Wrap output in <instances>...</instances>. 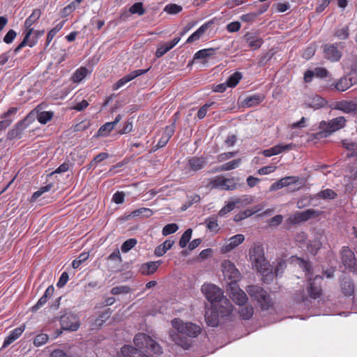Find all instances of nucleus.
<instances>
[{
    "instance_id": "6ab92c4d",
    "label": "nucleus",
    "mask_w": 357,
    "mask_h": 357,
    "mask_svg": "<svg viewBox=\"0 0 357 357\" xmlns=\"http://www.w3.org/2000/svg\"><path fill=\"white\" fill-rule=\"evenodd\" d=\"M342 65L344 68L349 70L347 74L349 78L355 79L356 84H357V58L351 57L349 59H344Z\"/></svg>"
},
{
    "instance_id": "680f3d73",
    "label": "nucleus",
    "mask_w": 357,
    "mask_h": 357,
    "mask_svg": "<svg viewBox=\"0 0 357 357\" xmlns=\"http://www.w3.org/2000/svg\"><path fill=\"white\" fill-rule=\"evenodd\" d=\"M214 104V102H209V103H206L204 104L198 111L197 112V117L199 119H202L203 118L205 117L206 113H207V111L208 109V108L212 106Z\"/></svg>"
},
{
    "instance_id": "bf43d9fd",
    "label": "nucleus",
    "mask_w": 357,
    "mask_h": 357,
    "mask_svg": "<svg viewBox=\"0 0 357 357\" xmlns=\"http://www.w3.org/2000/svg\"><path fill=\"white\" fill-rule=\"evenodd\" d=\"M79 3L80 0H75L74 1L71 2L69 5H68L63 9V15L70 14L71 12L76 9V8L79 6Z\"/></svg>"
},
{
    "instance_id": "603ef678",
    "label": "nucleus",
    "mask_w": 357,
    "mask_h": 357,
    "mask_svg": "<svg viewBox=\"0 0 357 357\" xmlns=\"http://www.w3.org/2000/svg\"><path fill=\"white\" fill-rule=\"evenodd\" d=\"M178 229V227L175 223L168 224L165 225L162 231L163 236H168L175 233Z\"/></svg>"
},
{
    "instance_id": "6e6552de",
    "label": "nucleus",
    "mask_w": 357,
    "mask_h": 357,
    "mask_svg": "<svg viewBox=\"0 0 357 357\" xmlns=\"http://www.w3.org/2000/svg\"><path fill=\"white\" fill-rule=\"evenodd\" d=\"M227 291L232 301L238 305H243L248 301L246 294L239 288L237 283L229 284Z\"/></svg>"
},
{
    "instance_id": "09e8293b",
    "label": "nucleus",
    "mask_w": 357,
    "mask_h": 357,
    "mask_svg": "<svg viewBox=\"0 0 357 357\" xmlns=\"http://www.w3.org/2000/svg\"><path fill=\"white\" fill-rule=\"evenodd\" d=\"M173 48L172 45L169 43H166L161 46L158 47L156 52H155V56L157 58H160L162 56L165 54H166L168 51L172 50Z\"/></svg>"
},
{
    "instance_id": "dca6fc26",
    "label": "nucleus",
    "mask_w": 357,
    "mask_h": 357,
    "mask_svg": "<svg viewBox=\"0 0 357 357\" xmlns=\"http://www.w3.org/2000/svg\"><path fill=\"white\" fill-rule=\"evenodd\" d=\"M148 70H149V69L136 70L131 72L130 73L126 75V76H124L123 77L120 79L116 83H115L113 85V89L114 90L119 89V88H121V86L125 85L126 83L130 82L131 80L134 79L137 77L142 75L143 74H145Z\"/></svg>"
},
{
    "instance_id": "bb28decb",
    "label": "nucleus",
    "mask_w": 357,
    "mask_h": 357,
    "mask_svg": "<svg viewBox=\"0 0 357 357\" xmlns=\"http://www.w3.org/2000/svg\"><path fill=\"white\" fill-rule=\"evenodd\" d=\"M219 314L216 311L208 310L205 313V320L208 326L211 327L217 326L219 324Z\"/></svg>"
},
{
    "instance_id": "69168bd1",
    "label": "nucleus",
    "mask_w": 357,
    "mask_h": 357,
    "mask_svg": "<svg viewBox=\"0 0 357 357\" xmlns=\"http://www.w3.org/2000/svg\"><path fill=\"white\" fill-rule=\"evenodd\" d=\"M16 36H17V33L14 30L10 29L8 31V33L4 36L3 42L7 44H10L14 40Z\"/></svg>"
},
{
    "instance_id": "b1692460",
    "label": "nucleus",
    "mask_w": 357,
    "mask_h": 357,
    "mask_svg": "<svg viewBox=\"0 0 357 357\" xmlns=\"http://www.w3.org/2000/svg\"><path fill=\"white\" fill-rule=\"evenodd\" d=\"M293 145L291 144L283 145L278 144L268 149L263 151L262 154L266 157H271L272 155H278L284 151L290 150Z\"/></svg>"
},
{
    "instance_id": "0e129e2a",
    "label": "nucleus",
    "mask_w": 357,
    "mask_h": 357,
    "mask_svg": "<svg viewBox=\"0 0 357 357\" xmlns=\"http://www.w3.org/2000/svg\"><path fill=\"white\" fill-rule=\"evenodd\" d=\"M130 291V288L126 286H120V287H115L112 289V294L114 295L121 294H126L128 293Z\"/></svg>"
},
{
    "instance_id": "ea45409f",
    "label": "nucleus",
    "mask_w": 357,
    "mask_h": 357,
    "mask_svg": "<svg viewBox=\"0 0 357 357\" xmlns=\"http://www.w3.org/2000/svg\"><path fill=\"white\" fill-rule=\"evenodd\" d=\"M334 36L340 40L347 39L349 36V27L343 26L336 28L334 31Z\"/></svg>"
},
{
    "instance_id": "c03bdc74",
    "label": "nucleus",
    "mask_w": 357,
    "mask_h": 357,
    "mask_svg": "<svg viewBox=\"0 0 357 357\" xmlns=\"http://www.w3.org/2000/svg\"><path fill=\"white\" fill-rule=\"evenodd\" d=\"M242 79V75L241 73L236 72L232 74L227 80V84L229 87L236 86L239 81Z\"/></svg>"
},
{
    "instance_id": "a19ab883",
    "label": "nucleus",
    "mask_w": 357,
    "mask_h": 357,
    "mask_svg": "<svg viewBox=\"0 0 357 357\" xmlns=\"http://www.w3.org/2000/svg\"><path fill=\"white\" fill-rule=\"evenodd\" d=\"M241 162V159H240V158L234 160L232 161L228 162L222 165V166H220L218 168V170L219 171H229L231 169H234L238 167Z\"/></svg>"
},
{
    "instance_id": "cd10ccee",
    "label": "nucleus",
    "mask_w": 357,
    "mask_h": 357,
    "mask_svg": "<svg viewBox=\"0 0 357 357\" xmlns=\"http://www.w3.org/2000/svg\"><path fill=\"white\" fill-rule=\"evenodd\" d=\"M308 107L315 109L323 107L326 105L325 99L319 96L315 95L310 98L305 103Z\"/></svg>"
},
{
    "instance_id": "39448f33",
    "label": "nucleus",
    "mask_w": 357,
    "mask_h": 357,
    "mask_svg": "<svg viewBox=\"0 0 357 357\" xmlns=\"http://www.w3.org/2000/svg\"><path fill=\"white\" fill-rule=\"evenodd\" d=\"M202 291L212 306L215 305V303L224 296L222 290L212 284H204L202 286Z\"/></svg>"
},
{
    "instance_id": "58836bf2",
    "label": "nucleus",
    "mask_w": 357,
    "mask_h": 357,
    "mask_svg": "<svg viewBox=\"0 0 357 357\" xmlns=\"http://www.w3.org/2000/svg\"><path fill=\"white\" fill-rule=\"evenodd\" d=\"M215 49L208 48L198 51L194 55V59H204L213 56L215 54Z\"/></svg>"
},
{
    "instance_id": "1a4fd4ad",
    "label": "nucleus",
    "mask_w": 357,
    "mask_h": 357,
    "mask_svg": "<svg viewBox=\"0 0 357 357\" xmlns=\"http://www.w3.org/2000/svg\"><path fill=\"white\" fill-rule=\"evenodd\" d=\"M42 109V106L38 105L27 115L26 119L31 121L37 119L41 124H46L52 119L54 113L52 112H44Z\"/></svg>"
},
{
    "instance_id": "a878e982",
    "label": "nucleus",
    "mask_w": 357,
    "mask_h": 357,
    "mask_svg": "<svg viewBox=\"0 0 357 357\" xmlns=\"http://www.w3.org/2000/svg\"><path fill=\"white\" fill-rule=\"evenodd\" d=\"M42 14V12L40 9H34L31 14V15L25 20L24 22V28L26 33H27L28 31L30 29H33L31 28V26L38 20V19L40 17Z\"/></svg>"
},
{
    "instance_id": "6e6d98bb",
    "label": "nucleus",
    "mask_w": 357,
    "mask_h": 357,
    "mask_svg": "<svg viewBox=\"0 0 357 357\" xmlns=\"http://www.w3.org/2000/svg\"><path fill=\"white\" fill-rule=\"evenodd\" d=\"M164 10L169 14H177L182 10V7L177 4H168L165 7Z\"/></svg>"
},
{
    "instance_id": "2eb2a0df",
    "label": "nucleus",
    "mask_w": 357,
    "mask_h": 357,
    "mask_svg": "<svg viewBox=\"0 0 357 357\" xmlns=\"http://www.w3.org/2000/svg\"><path fill=\"white\" fill-rule=\"evenodd\" d=\"M213 307L221 317H225L230 314L233 310L232 305L225 296L217 302L215 305H213Z\"/></svg>"
},
{
    "instance_id": "49530a36",
    "label": "nucleus",
    "mask_w": 357,
    "mask_h": 357,
    "mask_svg": "<svg viewBox=\"0 0 357 357\" xmlns=\"http://www.w3.org/2000/svg\"><path fill=\"white\" fill-rule=\"evenodd\" d=\"M192 230L188 229L182 235L179 241V245L181 248H185L188 243L190 241L192 236Z\"/></svg>"
},
{
    "instance_id": "c756f323",
    "label": "nucleus",
    "mask_w": 357,
    "mask_h": 357,
    "mask_svg": "<svg viewBox=\"0 0 357 357\" xmlns=\"http://www.w3.org/2000/svg\"><path fill=\"white\" fill-rule=\"evenodd\" d=\"M206 165V160L204 158L193 157L188 160V165L193 171H198L204 168Z\"/></svg>"
},
{
    "instance_id": "f3484780",
    "label": "nucleus",
    "mask_w": 357,
    "mask_h": 357,
    "mask_svg": "<svg viewBox=\"0 0 357 357\" xmlns=\"http://www.w3.org/2000/svg\"><path fill=\"white\" fill-rule=\"evenodd\" d=\"M174 133V125H171L169 126L166 127L160 139L158 140V143L153 147V151H155L158 149L164 147L167 144V142H169V139L172 137Z\"/></svg>"
},
{
    "instance_id": "338daca9",
    "label": "nucleus",
    "mask_w": 357,
    "mask_h": 357,
    "mask_svg": "<svg viewBox=\"0 0 357 357\" xmlns=\"http://www.w3.org/2000/svg\"><path fill=\"white\" fill-rule=\"evenodd\" d=\"M110 312H105L101 314L95 321L96 326H101L102 324L109 317Z\"/></svg>"
},
{
    "instance_id": "4d7b16f0",
    "label": "nucleus",
    "mask_w": 357,
    "mask_h": 357,
    "mask_svg": "<svg viewBox=\"0 0 357 357\" xmlns=\"http://www.w3.org/2000/svg\"><path fill=\"white\" fill-rule=\"evenodd\" d=\"M109 157V154L105 152H102L99 154H98L93 160L89 164V168L91 167L95 166L96 164L102 162V160L107 159Z\"/></svg>"
},
{
    "instance_id": "5701e85b",
    "label": "nucleus",
    "mask_w": 357,
    "mask_h": 357,
    "mask_svg": "<svg viewBox=\"0 0 357 357\" xmlns=\"http://www.w3.org/2000/svg\"><path fill=\"white\" fill-rule=\"evenodd\" d=\"M54 288L52 285L49 286L45 291L43 296L38 301L36 305L31 307L32 312H35L42 307L51 298L54 294Z\"/></svg>"
},
{
    "instance_id": "f257e3e1",
    "label": "nucleus",
    "mask_w": 357,
    "mask_h": 357,
    "mask_svg": "<svg viewBox=\"0 0 357 357\" xmlns=\"http://www.w3.org/2000/svg\"><path fill=\"white\" fill-rule=\"evenodd\" d=\"M248 257L252 268L260 273L264 282L268 283L273 280V267L265 256L262 244L254 243L249 249Z\"/></svg>"
},
{
    "instance_id": "a18cd8bd",
    "label": "nucleus",
    "mask_w": 357,
    "mask_h": 357,
    "mask_svg": "<svg viewBox=\"0 0 357 357\" xmlns=\"http://www.w3.org/2000/svg\"><path fill=\"white\" fill-rule=\"evenodd\" d=\"M205 223L206 225V227L211 231L217 232L218 231V220L215 218L211 217L206 219Z\"/></svg>"
},
{
    "instance_id": "393cba45",
    "label": "nucleus",
    "mask_w": 357,
    "mask_h": 357,
    "mask_svg": "<svg viewBox=\"0 0 357 357\" xmlns=\"http://www.w3.org/2000/svg\"><path fill=\"white\" fill-rule=\"evenodd\" d=\"M160 264V261L144 263L141 265L139 271L144 275H149L153 274L157 271Z\"/></svg>"
},
{
    "instance_id": "8fccbe9b",
    "label": "nucleus",
    "mask_w": 357,
    "mask_h": 357,
    "mask_svg": "<svg viewBox=\"0 0 357 357\" xmlns=\"http://www.w3.org/2000/svg\"><path fill=\"white\" fill-rule=\"evenodd\" d=\"M254 310L252 306H244L241 308L239 313L244 319H249L253 314Z\"/></svg>"
},
{
    "instance_id": "412c9836",
    "label": "nucleus",
    "mask_w": 357,
    "mask_h": 357,
    "mask_svg": "<svg viewBox=\"0 0 357 357\" xmlns=\"http://www.w3.org/2000/svg\"><path fill=\"white\" fill-rule=\"evenodd\" d=\"M337 193L331 189H325L319 192L317 194L310 196V202L312 204L314 201L321 199L324 200H332L337 197Z\"/></svg>"
},
{
    "instance_id": "4c0bfd02",
    "label": "nucleus",
    "mask_w": 357,
    "mask_h": 357,
    "mask_svg": "<svg viewBox=\"0 0 357 357\" xmlns=\"http://www.w3.org/2000/svg\"><path fill=\"white\" fill-rule=\"evenodd\" d=\"M115 126L112 122H107L102 125L97 132L98 137H105L108 135L111 131L114 129Z\"/></svg>"
},
{
    "instance_id": "3c124183",
    "label": "nucleus",
    "mask_w": 357,
    "mask_h": 357,
    "mask_svg": "<svg viewBox=\"0 0 357 357\" xmlns=\"http://www.w3.org/2000/svg\"><path fill=\"white\" fill-rule=\"evenodd\" d=\"M342 289L346 296H351L354 290V285L349 280H345L342 283Z\"/></svg>"
},
{
    "instance_id": "f8f14e48",
    "label": "nucleus",
    "mask_w": 357,
    "mask_h": 357,
    "mask_svg": "<svg viewBox=\"0 0 357 357\" xmlns=\"http://www.w3.org/2000/svg\"><path fill=\"white\" fill-rule=\"evenodd\" d=\"M335 109L346 114H352L357 116V98L351 100H341L335 103Z\"/></svg>"
},
{
    "instance_id": "4be33fe9",
    "label": "nucleus",
    "mask_w": 357,
    "mask_h": 357,
    "mask_svg": "<svg viewBox=\"0 0 357 357\" xmlns=\"http://www.w3.org/2000/svg\"><path fill=\"white\" fill-rule=\"evenodd\" d=\"M245 238L243 234H236L231 236L228 241L225 244L222 250L225 252H229L242 243Z\"/></svg>"
},
{
    "instance_id": "7ed1b4c3",
    "label": "nucleus",
    "mask_w": 357,
    "mask_h": 357,
    "mask_svg": "<svg viewBox=\"0 0 357 357\" xmlns=\"http://www.w3.org/2000/svg\"><path fill=\"white\" fill-rule=\"evenodd\" d=\"M250 296L261 305L262 310H267L272 305L269 294L259 285H250L246 289Z\"/></svg>"
},
{
    "instance_id": "9d476101",
    "label": "nucleus",
    "mask_w": 357,
    "mask_h": 357,
    "mask_svg": "<svg viewBox=\"0 0 357 357\" xmlns=\"http://www.w3.org/2000/svg\"><path fill=\"white\" fill-rule=\"evenodd\" d=\"M222 266L224 276L229 280L228 284L237 283L240 280L241 273L233 263L226 261L222 264Z\"/></svg>"
},
{
    "instance_id": "79ce46f5",
    "label": "nucleus",
    "mask_w": 357,
    "mask_h": 357,
    "mask_svg": "<svg viewBox=\"0 0 357 357\" xmlns=\"http://www.w3.org/2000/svg\"><path fill=\"white\" fill-rule=\"evenodd\" d=\"M89 70L85 67H82L77 69L73 76V81L74 82H81L88 74Z\"/></svg>"
},
{
    "instance_id": "5fc2aeb1",
    "label": "nucleus",
    "mask_w": 357,
    "mask_h": 357,
    "mask_svg": "<svg viewBox=\"0 0 357 357\" xmlns=\"http://www.w3.org/2000/svg\"><path fill=\"white\" fill-rule=\"evenodd\" d=\"M130 12L132 14H138L142 15L145 13V10L143 8L142 3L138 2L134 3L129 9Z\"/></svg>"
},
{
    "instance_id": "2f4dec72",
    "label": "nucleus",
    "mask_w": 357,
    "mask_h": 357,
    "mask_svg": "<svg viewBox=\"0 0 357 357\" xmlns=\"http://www.w3.org/2000/svg\"><path fill=\"white\" fill-rule=\"evenodd\" d=\"M264 98V97L260 94L250 96L243 100V105L248 107H250L259 105L263 101Z\"/></svg>"
},
{
    "instance_id": "72a5a7b5",
    "label": "nucleus",
    "mask_w": 357,
    "mask_h": 357,
    "mask_svg": "<svg viewBox=\"0 0 357 357\" xmlns=\"http://www.w3.org/2000/svg\"><path fill=\"white\" fill-rule=\"evenodd\" d=\"M253 199L251 197L244 195L241 197H235L233 198L231 201L232 204H234V208L235 207H241L244 206L248 204H250L252 202Z\"/></svg>"
},
{
    "instance_id": "864d4df0",
    "label": "nucleus",
    "mask_w": 357,
    "mask_h": 357,
    "mask_svg": "<svg viewBox=\"0 0 357 357\" xmlns=\"http://www.w3.org/2000/svg\"><path fill=\"white\" fill-rule=\"evenodd\" d=\"M137 244V240L135 238H130L126 240L121 245V251L127 252L130 250Z\"/></svg>"
},
{
    "instance_id": "7c9ffc66",
    "label": "nucleus",
    "mask_w": 357,
    "mask_h": 357,
    "mask_svg": "<svg viewBox=\"0 0 357 357\" xmlns=\"http://www.w3.org/2000/svg\"><path fill=\"white\" fill-rule=\"evenodd\" d=\"M24 328L20 327L13 330L9 335L5 339L3 347H6L12 342H13L15 340H17L23 333Z\"/></svg>"
},
{
    "instance_id": "aec40b11",
    "label": "nucleus",
    "mask_w": 357,
    "mask_h": 357,
    "mask_svg": "<svg viewBox=\"0 0 357 357\" xmlns=\"http://www.w3.org/2000/svg\"><path fill=\"white\" fill-rule=\"evenodd\" d=\"M356 84L355 79L349 78L346 75L338 79L333 84L335 89L340 92H343L349 89L351 86Z\"/></svg>"
},
{
    "instance_id": "423d86ee",
    "label": "nucleus",
    "mask_w": 357,
    "mask_h": 357,
    "mask_svg": "<svg viewBox=\"0 0 357 357\" xmlns=\"http://www.w3.org/2000/svg\"><path fill=\"white\" fill-rule=\"evenodd\" d=\"M61 328L65 331H76L80 324L78 317L71 312H66L60 318Z\"/></svg>"
},
{
    "instance_id": "e2e57ef3",
    "label": "nucleus",
    "mask_w": 357,
    "mask_h": 357,
    "mask_svg": "<svg viewBox=\"0 0 357 357\" xmlns=\"http://www.w3.org/2000/svg\"><path fill=\"white\" fill-rule=\"evenodd\" d=\"M52 187V184H48L45 186L40 188L38 191L35 192L32 196L33 199H38L40 197L44 192L49 191Z\"/></svg>"
},
{
    "instance_id": "f704fd0d",
    "label": "nucleus",
    "mask_w": 357,
    "mask_h": 357,
    "mask_svg": "<svg viewBox=\"0 0 357 357\" xmlns=\"http://www.w3.org/2000/svg\"><path fill=\"white\" fill-rule=\"evenodd\" d=\"M292 180H293L292 177L282 178L280 179L279 181L273 183L270 187V190L274 191V190L280 189L284 186H287L292 182L291 181Z\"/></svg>"
},
{
    "instance_id": "20e7f679",
    "label": "nucleus",
    "mask_w": 357,
    "mask_h": 357,
    "mask_svg": "<svg viewBox=\"0 0 357 357\" xmlns=\"http://www.w3.org/2000/svg\"><path fill=\"white\" fill-rule=\"evenodd\" d=\"M238 178H225L222 176H218L213 178L211 184L213 188L224 190H234L238 188Z\"/></svg>"
},
{
    "instance_id": "c9c22d12",
    "label": "nucleus",
    "mask_w": 357,
    "mask_h": 357,
    "mask_svg": "<svg viewBox=\"0 0 357 357\" xmlns=\"http://www.w3.org/2000/svg\"><path fill=\"white\" fill-rule=\"evenodd\" d=\"M342 143L344 148L350 151V153L347 154L348 157L357 156V143L350 142L347 139L343 140Z\"/></svg>"
},
{
    "instance_id": "ddd939ff",
    "label": "nucleus",
    "mask_w": 357,
    "mask_h": 357,
    "mask_svg": "<svg viewBox=\"0 0 357 357\" xmlns=\"http://www.w3.org/2000/svg\"><path fill=\"white\" fill-rule=\"evenodd\" d=\"M345 123V118L344 116H338L333 119L328 123L325 122L321 123V126L324 132L331 134L343 128Z\"/></svg>"
},
{
    "instance_id": "c85d7f7f",
    "label": "nucleus",
    "mask_w": 357,
    "mask_h": 357,
    "mask_svg": "<svg viewBox=\"0 0 357 357\" xmlns=\"http://www.w3.org/2000/svg\"><path fill=\"white\" fill-rule=\"evenodd\" d=\"M174 243V241L171 239L166 240L164 243L155 248L154 254L157 257L163 256L166 252L173 246Z\"/></svg>"
},
{
    "instance_id": "13d9d810",
    "label": "nucleus",
    "mask_w": 357,
    "mask_h": 357,
    "mask_svg": "<svg viewBox=\"0 0 357 357\" xmlns=\"http://www.w3.org/2000/svg\"><path fill=\"white\" fill-rule=\"evenodd\" d=\"M48 340V335L46 334H40L35 337L33 344L36 347L42 346L45 344Z\"/></svg>"
},
{
    "instance_id": "de8ad7c7",
    "label": "nucleus",
    "mask_w": 357,
    "mask_h": 357,
    "mask_svg": "<svg viewBox=\"0 0 357 357\" xmlns=\"http://www.w3.org/2000/svg\"><path fill=\"white\" fill-rule=\"evenodd\" d=\"M63 24V22H60L48 32L46 39L47 45L52 40L55 35L62 29Z\"/></svg>"
},
{
    "instance_id": "0eeeda50",
    "label": "nucleus",
    "mask_w": 357,
    "mask_h": 357,
    "mask_svg": "<svg viewBox=\"0 0 357 357\" xmlns=\"http://www.w3.org/2000/svg\"><path fill=\"white\" fill-rule=\"evenodd\" d=\"M342 43L334 44H325L323 45L324 57L331 62H337L342 57V52L339 49H343Z\"/></svg>"
},
{
    "instance_id": "4468645a",
    "label": "nucleus",
    "mask_w": 357,
    "mask_h": 357,
    "mask_svg": "<svg viewBox=\"0 0 357 357\" xmlns=\"http://www.w3.org/2000/svg\"><path fill=\"white\" fill-rule=\"evenodd\" d=\"M323 278L320 275H316L314 279L309 278L310 284L307 291L311 298L316 299L321 295V282Z\"/></svg>"
},
{
    "instance_id": "a211bd4d",
    "label": "nucleus",
    "mask_w": 357,
    "mask_h": 357,
    "mask_svg": "<svg viewBox=\"0 0 357 357\" xmlns=\"http://www.w3.org/2000/svg\"><path fill=\"white\" fill-rule=\"evenodd\" d=\"M26 121L28 120L26 118L24 120L17 123L13 129L8 131L7 134V138L10 140L21 138L23 131L28 126L26 123Z\"/></svg>"
},
{
    "instance_id": "473e14b6",
    "label": "nucleus",
    "mask_w": 357,
    "mask_h": 357,
    "mask_svg": "<svg viewBox=\"0 0 357 357\" xmlns=\"http://www.w3.org/2000/svg\"><path fill=\"white\" fill-rule=\"evenodd\" d=\"M245 39L248 45L253 49L259 48L262 44V40L259 38L251 33L245 34Z\"/></svg>"
},
{
    "instance_id": "f03ea898",
    "label": "nucleus",
    "mask_w": 357,
    "mask_h": 357,
    "mask_svg": "<svg viewBox=\"0 0 357 357\" xmlns=\"http://www.w3.org/2000/svg\"><path fill=\"white\" fill-rule=\"evenodd\" d=\"M173 330L169 331L171 340L183 349L190 346L188 337H195L201 333V328L191 322H183L180 319L172 320Z\"/></svg>"
},
{
    "instance_id": "e433bc0d",
    "label": "nucleus",
    "mask_w": 357,
    "mask_h": 357,
    "mask_svg": "<svg viewBox=\"0 0 357 357\" xmlns=\"http://www.w3.org/2000/svg\"><path fill=\"white\" fill-rule=\"evenodd\" d=\"M208 24H204L202 25L195 32H194L187 40L186 43H191L195 40H197L204 34L206 30L208 29Z\"/></svg>"
},
{
    "instance_id": "774afa93",
    "label": "nucleus",
    "mask_w": 357,
    "mask_h": 357,
    "mask_svg": "<svg viewBox=\"0 0 357 357\" xmlns=\"http://www.w3.org/2000/svg\"><path fill=\"white\" fill-rule=\"evenodd\" d=\"M258 17L256 12L247 13L241 17V20L245 22H253Z\"/></svg>"
},
{
    "instance_id": "052dcab7",
    "label": "nucleus",
    "mask_w": 357,
    "mask_h": 357,
    "mask_svg": "<svg viewBox=\"0 0 357 357\" xmlns=\"http://www.w3.org/2000/svg\"><path fill=\"white\" fill-rule=\"evenodd\" d=\"M33 29H30L29 31L26 33L25 36L23 39V40L18 45V46L14 50V52L17 54L22 47H25L27 44V41L30 37V36L32 34Z\"/></svg>"
},
{
    "instance_id": "37998d69",
    "label": "nucleus",
    "mask_w": 357,
    "mask_h": 357,
    "mask_svg": "<svg viewBox=\"0 0 357 357\" xmlns=\"http://www.w3.org/2000/svg\"><path fill=\"white\" fill-rule=\"evenodd\" d=\"M153 215V211L148 208H140L133 211L130 215L132 217L140 216L142 218H149Z\"/></svg>"
},
{
    "instance_id": "9b49d317",
    "label": "nucleus",
    "mask_w": 357,
    "mask_h": 357,
    "mask_svg": "<svg viewBox=\"0 0 357 357\" xmlns=\"http://www.w3.org/2000/svg\"><path fill=\"white\" fill-rule=\"evenodd\" d=\"M341 255L344 266L353 271H356L357 259L355 258L354 252L348 247H344Z\"/></svg>"
}]
</instances>
